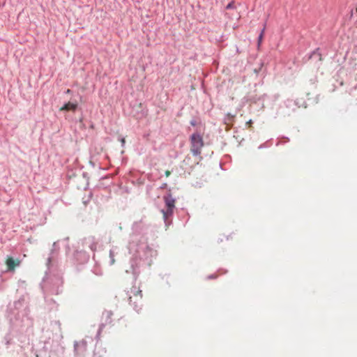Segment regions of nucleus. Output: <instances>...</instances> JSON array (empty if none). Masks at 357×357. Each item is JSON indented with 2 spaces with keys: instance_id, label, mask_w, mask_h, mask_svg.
<instances>
[{
  "instance_id": "f257e3e1",
  "label": "nucleus",
  "mask_w": 357,
  "mask_h": 357,
  "mask_svg": "<svg viewBox=\"0 0 357 357\" xmlns=\"http://www.w3.org/2000/svg\"><path fill=\"white\" fill-rule=\"evenodd\" d=\"M147 229L148 225L142 220L135 222L132 225L128 250L132 254V257L130 261V268L126 271L131 273L135 280L143 268L151 266L152 258L156 255V251L148 245L144 236Z\"/></svg>"
},
{
  "instance_id": "f03ea898",
  "label": "nucleus",
  "mask_w": 357,
  "mask_h": 357,
  "mask_svg": "<svg viewBox=\"0 0 357 357\" xmlns=\"http://www.w3.org/2000/svg\"><path fill=\"white\" fill-rule=\"evenodd\" d=\"M60 241L54 242L48 257L47 258V271L40 283L43 294L59 295L63 290L62 271L59 268L58 256Z\"/></svg>"
},
{
  "instance_id": "7ed1b4c3",
  "label": "nucleus",
  "mask_w": 357,
  "mask_h": 357,
  "mask_svg": "<svg viewBox=\"0 0 357 357\" xmlns=\"http://www.w3.org/2000/svg\"><path fill=\"white\" fill-rule=\"evenodd\" d=\"M30 308L24 296L20 297L7 308V318L10 326L17 331L27 335L33 333V318L30 315Z\"/></svg>"
},
{
  "instance_id": "20e7f679",
  "label": "nucleus",
  "mask_w": 357,
  "mask_h": 357,
  "mask_svg": "<svg viewBox=\"0 0 357 357\" xmlns=\"http://www.w3.org/2000/svg\"><path fill=\"white\" fill-rule=\"evenodd\" d=\"M126 294L128 296L130 305L132 306L133 309L137 312H139L142 306V291L139 288L134 286L129 291H128Z\"/></svg>"
},
{
  "instance_id": "39448f33",
  "label": "nucleus",
  "mask_w": 357,
  "mask_h": 357,
  "mask_svg": "<svg viewBox=\"0 0 357 357\" xmlns=\"http://www.w3.org/2000/svg\"><path fill=\"white\" fill-rule=\"evenodd\" d=\"M191 153L194 156L201 153V149L204 146L203 138L198 132H195L190 136Z\"/></svg>"
},
{
  "instance_id": "423d86ee",
  "label": "nucleus",
  "mask_w": 357,
  "mask_h": 357,
  "mask_svg": "<svg viewBox=\"0 0 357 357\" xmlns=\"http://www.w3.org/2000/svg\"><path fill=\"white\" fill-rule=\"evenodd\" d=\"M299 107L297 100L287 99L284 102V105L280 107V113L284 116H289Z\"/></svg>"
},
{
  "instance_id": "0eeeda50",
  "label": "nucleus",
  "mask_w": 357,
  "mask_h": 357,
  "mask_svg": "<svg viewBox=\"0 0 357 357\" xmlns=\"http://www.w3.org/2000/svg\"><path fill=\"white\" fill-rule=\"evenodd\" d=\"M113 315V312L112 311H105L102 312V322L99 326V328L97 331V334L96 336V338L98 340L100 338V333L103 328L107 325L112 323V317Z\"/></svg>"
},
{
  "instance_id": "6e6552de",
  "label": "nucleus",
  "mask_w": 357,
  "mask_h": 357,
  "mask_svg": "<svg viewBox=\"0 0 357 357\" xmlns=\"http://www.w3.org/2000/svg\"><path fill=\"white\" fill-rule=\"evenodd\" d=\"M98 243V242L94 236H88L82 241L83 250L89 249L92 252H95L97 249Z\"/></svg>"
},
{
  "instance_id": "1a4fd4ad",
  "label": "nucleus",
  "mask_w": 357,
  "mask_h": 357,
  "mask_svg": "<svg viewBox=\"0 0 357 357\" xmlns=\"http://www.w3.org/2000/svg\"><path fill=\"white\" fill-rule=\"evenodd\" d=\"M74 257L78 263L84 264L89 259V255L86 250L76 251Z\"/></svg>"
},
{
  "instance_id": "9d476101",
  "label": "nucleus",
  "mask_w": 357,
  "mask_h": 357,
  "mask_svg": "<svg viewBox=\"0 0 357 357\" xmlns=\"http://www.w3.org/2000/svg\"><path fill=\"white\" fill-rule=\"evenodd\" d=\"M79 107L78 102L76 100H71L65 103L60 109L61 111L75 112Z\"/></svg>"
},
{
  "instance_id": "9b49d317",
  "label": "nucleus",
  "mask_w": 357,
  "mask_h": 357,
  "mask_svg": "<svg viewBox=\"0 0 357 357\" xmlns=\"http://www.w3.org/2000/svg\"><path fill=\"white\" fill-rule=\"evenodd\" d=\"M43 295H44L45 301L46 304L50 307V310L56 309L58 305L56 304V301L54 299L50 298V296H52L53 294H43Z\"/></svg>"
},
{
  "instance_id": "f8f14e48",
  "label": "nucleus",
  "mask_w": 357,
  "mask_h": 357,
  "mask_svg": "<svg viewBox=\"0 0 357 357\" xmlns=\"http://www.w3.org/2000/svg\"><path fill=\"white\" fill-rule=\"evenodd\" d=\"M74 349L77 353L84 352L86 349V342L83 340L80 342H75L74 343Z\"/></svg>"
},
{
  "instance_id": "ddd939ff",
  "label": "nucleus",
  "mask_w": 357,
  "mask_h": 357,
  "mask_svg": "<svg viewBox=\"0 0 357 357\" xmlns=\"http://www.w3.org/2000/svg\"><path fill=\"white\" fill-rule=\"evenodd\" d=\"M164 201L167 208H175V199L171 194H167L164 196Z\"/></svg>"
},
{
  "instance_id": "4468645a",
  "label": "nucleus",
  "mask_w": 357,
  "mask_h": 357,
  "mask_svg": "<svg viewBox=\"0 0 357 357\" xmlns=\"http://www.w3.org/2000/svg\"><path fill=\"white\" fill-rule=\"evenodd\" d=\"M20 264L19 261H15L13 258L10 257L6 261V264L8 266V271H14L15 268L17 266Z\"/></svg>"
},
{
  "instance_id": "2eb2a0df",
  "label": "nucleus",
  "mask_w": 357,
  "mask_h": 357,
  "mask_svg": "<svg viewBox=\"0 0 357 357\" xmlns=\"http://www.w3.org/2000/svg\"><path fill=\"white\" fill-rule=\"evenodd\" d=\"M308 59H313L315 61H321V54L319 52V48L316 49L313 52L310 53L308 56Z\"/></svg>"
},
{
  "instance_id": "dca6fc26",
  "label": "nucleus",
  "mask_w": 357,
  "mask_h": 357,
  "mask_svg": "<svg viewBox=\"0 0 357 357\" xmlns=\"http://www.w3.org/2000/svg\"><path fill=\"white\" fill-rule=\"evenodd\" d=\"M174 209V208H167L165 210H162L163 218H164L166 225H167L169 224V222H167V220L169 217H171L172 215Z\"/></svg>"
},
{
  "instance_id": "f3484780",
  "label": "nucleus",
  "mask_w": 357,
  "mask_h": 357,
  "mask_svg": "<svg viewBox=\"0 0 357 357\" xmlns=\"http://www.w3.org/2000/svg\"><path fill=\"white\" fill-rule=\"evenodd\" d=\"M4 341L7 347H8L10 344L13 343V338L10 334L6 335V336L4 337Z\"/></svg>"
},
{
  "instance_id": "a211bd4d",
  "label": "nucleus",
  "mask_w": 357,
  "mask_h": 357,
  "mask_svg": "<svg viewBox=\"0 0 357 357\" xmlns=\"http://www.w3.org/2000/svg\"><path fill=\"white\" fill-rule=\"evenodd\" d=\"M114 256H115L114 252L112 250H109V259H110L109 264L110 265H113L115 262Z\"/></svg>"
},
{
  "instance_id": "6ab92c4d",
  "label": "nucleus",
  "mask_w": 357,
  "mask_h": 357,
  "mask_svg": "<svg viewBox=\"0 0 357 357\" xmlns=\"http://www.w3.org/2000/svg\"><path fill=\"white\" fill-rule=\"evenodd\" d=\"M234 8H235V6H234V1H231L225 7V8L227 10L234 9Z\"/></svg>"
},
{
  "instance_id": "aec40b11",
  "label": "nucleus",
  "mask_w": 357,
  "mask_h": 357,
  "mask_svg": "<svg viewBox=\"0 0 357 357\" xmlns=\"http://www.w3.org/2000/svg\"><path fill=\"white\" fill-rule=\"evenodd\" d=\"M264 29H265V28L264 27V29L261 30V33H259V36H258V43H259V44L261 43V39H262V38H263Z\"/></svg>"
},
{
  "instance_id": "412c9836",
  "label": "nucleus",
  "mask_w": 357,
  "mask_h": 357,
  "mask_svg": "<svg viewBox=\"0 0 357 357\" xmlns=\"http://www.w3.org/2000/svg\"><path fill=\"white\" fill-rule=\"evenodd\" d=\"M52 324H54L58 327L59 331H61V323L59 321H54L52 322Z\"/></svg>"
},
{
  "instance_id": "4be33fe9",
  "label": "nucleus",
  "mask_w": 357,
  "mask_h": 357,
  "mask_svg": "<svg viewBox=\"0 0 357 357\" xmlns=\"http://www.w3.org/2000/svg\"><path fill=\"white\" fill-rule=\"evenodd\" d=\"M190 124L192 126H195L197 125V121L195 119H192L190 121Z\"/></svg>"
},
{
  "instance_id": "5701e85b",
  "label": "nucleus",
  "mask_w": 357,
  "mask_h": 357,
  "mask_svg": "<svg viewBox=\"0 0 357 357\" xmlns=\"http://www.w3.org/2000/svg\"><path fill=\"white\" fill-rule=\"evenodd\" d=\"M216 278H217V275L215 274H211V275H209L207 276V279H208V280L215 279Z\"/></svg>"
},
{
  "instance_id": "b1692460",
  "label": "nucleus",
  "mask_w": 357,
  "mask_h": 357,
  "mask_svg": "<svg viewBox=\"0 0 357 357\" xmlns=\"http://www.w3.org/2000/svg\"><path fill=\"white\" fill-rule=\"evenodd\" d=\"M72 93V91H71L70 89H67V90L65 91V93H66V94H70V93Z\"/></svg>"
},
{
  "instance_id": "393cba45",
  "label": "nucleus",
  "mask_w": 357,
  "mask_h": 357,
  "mask_svg": "<svg viewBox=\"0 0 357 357\" xmlns=\"http://www.w3.org/2000/svg\"><path fill=\"white\" fill-rule=\"evenodd\" d=\"M264 146H265V145L263 144L259 145V146L258 148H259V149H263Z\"/></svg>"
},
{
  "instance_id": "a878e982",
  "label": "nucleus",
  "mask_w": 357,
  "mask_h": 357,
  "mask_svg": "<svg viewBox=\"0 0 357 357\" xmlns=\"http://www.w3.org/2000/svg\"><path fill=\"white\" fill-rule=\"evenodd\" d=\"M169 174H170V173H169V172H168V171H167V172H166V175H167V176L169 175Z\"/></svg>"
},
{
  "instance_id": "bb28decb",
  "label": "nucleus",
  "mask_w": 357,
  "mask_h": 357,
  "mask_svg": "<svg viewBox=\"0 0 357 357\" xmlns=\"http://www.w3.org/2000/svg\"><path fill=\"white\" fill-rule=\"evenodd\" d=\"M68 241V238H66L63 239V241Z\"/></svg>"
},
{
  "instance_id": "cd10ccee",
  "label": "nucleus",
  "mask_w": 357,
  "mask_h": 357,
  "mask_svg": "<svg viewBox=\"0 0 357 357\" xmlns=\"http://www.w3.org/2000/svg\"><path fill=\"white\" fill-rule=\"evenodd\" d=\"M252 123V121H251V120H250V121L248 122V123Z\"/></svg>"
}]
</instances>
